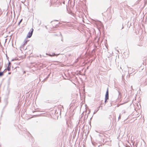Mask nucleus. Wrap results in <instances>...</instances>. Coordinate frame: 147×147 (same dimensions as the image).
Returning a JSON list of instances; mask_svg holds the SVG:
<instances>
[{
    "mask_svg": "<svg viewBox=\"0 0 147 147\" xmlns=\"http://www.w3.org/2000/svg\"><path fill=\"white\" fill-rule=\"evenodd\" d=\"M3 75V72H0V77L2 76Z\"/></svg>",
    "mask_w": 147,
    "mask_h": 147,
    "instance_id": "20e7f679",
    "label": "nucleus"
},
{
    "mask_svg": "<svg viewBox=\"0 0 147 147\" xmlns=\"http://www.w3.org/2000/svg\"><path fill=\"white\" fill-rule=\"evenodd\" d=\"M109 99V93H108V89L107 88V91L106 92V94H105V99H106V100H107Z\"/></svg>",
    "mask_w": 147,
    "mask_h": 147,
    "instance_id": "f03ea898",
    "label": "nucleus"
},
{
    "mask_svg": "<svg viewBox=\"0 0 147 147\" xmlns=\"http://www.w3.org/2000/svg\"><path fill=\"white\" fill-rule=\"evenodd\" d=\"M59 54H58V55H56L55 54V53H53V55H51V54H49L48 55L50 56H55V55H56V56H57Z\"/></svg>",
    "mask_w": 147,
    "mask_h": 147,
    "instance_id": "7ed1b4c3",
    "label": "nucleus"
},
{
    "mask_svg": "<svg viewBox=\"0 0 147 147\" xmlns=\"http://www.w3.org/2000/svg\"><path fill=\"white\" fill-rule=\"evenodd\" d=\"M10 63H9V66H8V67H7V70L9 71L10 70V67H9V64Z\"/></svg>",
    "mask_w": 147,
    "mask_h": 147,
    "instance_id": "39448f33",
    "label": "nucleus"
},
{
    "mask_svg": "<svg viewBox=\"0 0 147 147\" xmlns=\"http://www.w3.org/2000/svg\"><path fill=\"white\" fill-rule=\"evenodd\" d=\"M120 119H121V114H120L119 116V118H118V119L119 120Z\"/></svg>",
    "mask_w": 147,
    "mask_h": 147,
    "instance_id": "423d86ee",
    "label": "nucleus"
},
{
    "mask_svg": "<svg viewBox=\"0 0 147 147\" xmlns=\"http://www.w3.org/2000/svg\"><path fill=\"white\" fill-rule=\"evenodd\" d=\"M22 20V19L21 20H20V22H19L18 23L19 25L20 23L21 22Z\"/></svg>",
    "mask_w": 147,
    "mask_h": 147,
    "instance_id": "0eeeda50",
    "label": "nucleus"
},
{
    "mask_svg": "<svg viewBox=\"0 0 147 147\" xmlns=\"http://www.w3.org/2000/svg\"><path fill=\"white\" fill-rule=\"evenodd\" d=\"M106 102H107V100H106V99H105V103H106Z\"/></svg>",
    "mask_w": 147,
    "mask_h": 147,
    "instance_id": "6e6552de",
    "label": "nucleus"
},
{
    "mask_svg": "<svg viewBox=\"0 0 147 147\" xmlns=\"http://www.w3.org/2000/svg\"><path fill=\"white\" fill-rule=\"evenodd\" d=\"M31 30V31L29 32L27 35V37L28 38H30L32 36L34 30L33 28H32Z\"/></svg>",
    "mask_w": 147,
    "mask_h": 147,
    "instance_id": "f257e3e1",
    "label": "nucleus"
}]
</instances>
